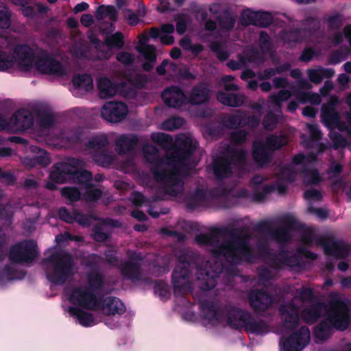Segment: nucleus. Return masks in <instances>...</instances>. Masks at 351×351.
I'll use <instances>...</instances> for the list:
<instances>
[{"label":"nucleus","instance_id":"obj_1","mask_svg":"<svg viewBox=\"0 0 351 351\" xmlns=\"http://www.w3.org/2000/svg\"><path fill=\"white\" fill-rule=\"evenodd\" d=\"M250 235L245 226L217 228L210 234L195 236L197 244L213 247L211 253L215 258H223L231 265H237L242 262L252 263L256 256L250 244Z\"/></svg>","mask_w":351,"mask_h":351},{"label":"nucleus","instance_id":"obj_2","mask_svg":"<svg viewBox=\"0 0 351 351\" xmlns=\"http://www.w3.org/2000/svg\"><path fill=\"white\" fill-rule=\"evenodd\" d=\"M197 253H183L178 257V263L171 274L172 285L176 296L184 298L192 291L190 276L195 271L196 279L202 281L200 286L204 291H210L217 285V279L223 271L221 265L213 268L210 262H204Z\"/></svg>","mask_w":351,"mask_h":351},{"label":"nucleus","instance_id":"obj_3","mask_svg":"<svg viewBox=\"0 0 351 351\" xmlns=\"http://www.w3.org/2000/svg\"><path fill=\"white\" fill-rule=\"evenodd\" d=\"M197 147V143L192 138L184 135H180L173 147L172 152L167 156V163L173 165L170 169L155 167L152 172L156 182L160 184L166 194L176 197L184 191V181L181 178V169L186 166L185 162L189 160Z\"/></svg>","mask_w":351,"mask_h":351},{"label":"nucleus","instance_id":"obj_4","mask_svg":"<svg viewBox=\"0 0 351 351\" xmlns=\"http://www.w3.org/2000/svg\"><path fill=\"white\" fill-rule=\"evenodd\" d=\"M14 52V56L0 50V71L12 68L17 60L23 71H29L34 66L43 74L62 77L66 73L63 64L44 50L36 56L32 47L27 44H22L17 45Z\"/></svg>","mask_w":351,"mask_h":351},{"label":"nucleus","instance_id":"obj_5","mask_svg":"<svg viewBox=\"0 0 351 351\" xmlns=\"http://www.w3.org/2000/svg\"><path fill=\"white\" fill-rule=\"evenodd\" d=\"M351 322L350 306L341 300H335L329 302L326 311V317L313 330L316 339L325 341L329 339L334 330L345 331Z\"/></svg>","mask_w":351,"mask_h":351},{"label":"nucleus","instance_id":"obj_6","mask_svg":"<svg viewBox=\"0 0 351 351\" xmlns=\"http://www.w3.org/2000/svg\"><path fill=\"white\" fill-rule=\"evenodd\" d=\"M47 279L53 285H63L73 274L75 262L72 256L65 252H54L42 260Z\"/></svg>","mask_w":351,"mask_h":351},{"label":"nucleus","instance_id":"obj_7","mask_svg":"<svg viewBox=\"0 0 351 351\" xmlns=\"http://www.w3.org/2000/svg\"><path fill=\"white\" fill-rule=\"evenodd\" d=\"M37 256V245L34 240H26L13 245L9 252V258L14 263H32Z\"/></svg>","mask_w":351,"mask_h":351},{"label":"nucleus","instance_id":"obj_8","mask_svg":"<svg viewBox=\"0 0 351 351\" xmlns=\"http://www.w3.org/2000/svg\"><path fill=\"white\" fill-rule=\"evenodd\" d=\"M310 330L302 326L290 335L281 337L279 341L280 351H302L309 343Z\"/></svg>","mask_w":351,"mask_h":351},{"label":"nucleus","instance_id":"obj_9","mask_svg":"<svg viewBox=\"0 0 351 351\" xmlns=\"http://www.w3.org/2000/svg\"><path fill=\"white\" fill-rule=\"evenodd\" d=\"M128 259L121 261L119 265V271L125 280L132 282L139 281L142 279V261L141 253L134 252L128 254Z\"/></svg>","mask_w":351,"mask_h":351},{"label":"nucleus","instance_id":"obj_10","mask_svg":"<svg viewBox=\"0 0 351 351\" xmlns=\"http://www.w3.org/2000/svg\"><path fill=\"white\" fill-rule=\"evenodd\" d=\"M99 298L87 287H75L71 291L69 300L84 309L97 311Z\"/></svg>","mask_w":351,"mask_h":351},{"label":"nucleus","instance_id":"obj_11","mask_svg":"<svg viewBox=\"0 0 351 351\" xmlns=\"http://www.w3.org/2000/svg\"><path fill=\"white\" fill-rule=\"evenodd\" d=\"M282 222L286 227H278L271 232V238L278 243H287L291 241V235L289 230H301L304 228V225L291 215H285Z\"/></svg>","mask_w":351,"mask_h":351},{"label":"nucleus","instance_id":"obj_12","mask_svg":"<svg viewBox=\"0 0 351 351\" xmlns=\"http://www.w3.org/2000/svg\"><path fill=\"white\" fill-rule=\"evenodd\" d=\"M250 308L256 314L265 313L274 304V296L264 289H254L248 293Z\"/></svg>","mask_w":351,"mask_h":351},{"label":"nucleus","instance_id":"obj_13","mask_svg":"<svg viewBox=\"0 0 351 351\" xmlns=\"http://www.w3.org/2000/svg\"><path fill=\"white\" fill-rule=\"evenodd\" d=\"M282 326L287 331H294L300 324L299 307L293 302L282 304L278 307Z\"/></svg>","mask_w":351,"mask_h":351},{"label":"nucleus","instance_id":"obj_14","mask_svg":"<svg viewBox=\"0 0 351 351\" xmlns=\"http://www.w3.org/2000/svg\"><path fill=\"white\" fill-rule=\"evenodd\" d=\"M128 113V106L121 101L107 102L101 110V117L111 123L121 122L126 117Z\"/></svg>","mask_w":351,"mask_h":351},{"label":"nucleus","instance_id":"obj_15","mask_svg":"<svg viewBox=\"0 0 351 351\" xmlns=\"http://www.w3.org/2000/svg\"><path fill=\"white\" fill-rule=\"evenodd\" d=\"M319 243L323 247L324 254L338 259L346 258L349 254V248L346 243L332 239L322 238Z\"/></svg>","mask_w":351,"mask_h":351},{"label":"nucleus","instance_id":"obj_16","mask_svg":"<svg viewBox=\"0 0 351 351\" xmlns=\"http://www.w3.org/2000/svg\"><path fill=\"white\" fill-rule=\"evenodd\" d=\"M72 172L71 180L73 182L84 185L86 188L92 186L93 173L88 170L84 169L85 162L81 158H71Z\"/></svg>","mask_w":351,"mask_h":351},{"label":"nucleus","instance_id":"obj_17","mask_svg":"<svg viewBox=\"0 0 351 351\" xmlns=\"http://www.w3.org/2000/svg\"><path fill=\"white\" fill-rule=\"evenodd\" d=\"M252 157L256 166L263 169L271 162L273 153L267 149L263 141H254L252 143Z\"/></svg>","mask_w":351,"mask_h":351},{"label":"nucleus","instance_id":"obj_18","mask_svg":"<svg viewBox=\"0 0 351 351\" xmlns=\"http://www.w3.org/2000/svg\"><path fill=\"white\" fill-rule=\"evenodd\" d=\"M71 158L66 162L55 163L49 174L51 181L57 184H63L71 180L73 170Z\"/></svg>","mask_w":351,"mask_h":351},{"label":"nucleus","instance_id":"obj_19","mask_svg":"<svg viewBox=\"0 0 351 351\" xmlns=\"http://www.w3.org/2000/svg\"><path fill=\"white\" fill-rule=\"evenodd\" d=\"M102 311L106 315H123L126 308L125 304L118 298L109 296L99 298V304L97 311Z\"/></svg>","mask_w":351,"mask_h":351},{"label":"nucleus","instance_id":"obj_20","mask_svg":"<svg viewBox=\"0 0 351 351\" xmlns=\"http://www.w3.org/2000/svg\"><path fill=\"white\" fill-rule=\"evenodd\" d=\"M161 97L165 104L171 108H180L185 104L186 95L183 90L177 86H170L165 88Z\"/></svg>","mask_w":351,"mask_h":351},{"label":"nucleus","instance_id":"obj_21","mask_svg":"<svg viewBox=\"0 0 351 351\" xmlns=\"http://www.w3.org/2000/svg\"><path fill=\"white\" fill-rule=\"evenodd\" d=\"M60 219L66 223H72L77 222L84 227H89L91 225L93 215H86L76 209H73L71 212L64 206L60 207L58 210Z\"/></svg>","mask_w":351,"mask_h":351},{"label":"nucleus","instance_id":"obj_22","mask_svg":"<svg viewBox=\"0 0 351 351\" xmlns=\"http://www.w3.org/2000/svg\"><path fill=\"white\" fill-rule=\"evenodd\" d=\"M34 117L27 109L21 108L16 111L10 118L9 123L17 130H26L34 125Z\"/></svg>","mask_w":351,"mask_h":351},{"label":"nucleus","instance_id":"obj_23","mask_svg":"<svg viewBox=\"0 0 351 351\" xmlns=\"http://www.w3.org/2000/svg\"><path fill=\"white\" fill-rule=\"evenodd\" d=\"M139 143V138L135 134H123L119 135L114 141L115 151L119 155H125L136 149Z\"/></svg>","mask_w":351,"mask_h":351},{"label":"nucleus","instance_id":"obj_24","mask_svg":"<svg viewBox=\"0 0 351 351\" xmlns=\"http://www.w3.org/2000/svg\"><path fill=\"white\" fill-rule=\"evenodd\" d=\"M213 173L218 179L229 178L232 173L231 160L228 156H219L213 158Z\"/></svg>","mask_w":351,"mask_h":351},{"label":"nucleus","instance_id":"obj_25","mask_svg":"<svg viewBox=\"0 0 351 351\" xmlns=\"http://www.w3.org/2000/svg\"><path fill=\"white\" fill-rule=\"evenodd\" d=\"M250 315L247 311L230 307L227 311V323L232 328L241 330L244 328Z\"/></svg>","mask_w":351,"mask_h":351},{"label":"nucleus","instance_id":"obj_26","mask_svg":"<svg viewBox=\"0 0 351 351\" xmlns=\"http://www.w3.org/2000/svg\"><path fill=\"white\" fill-rule=\"evenodd\" d=\"M184 202L186 209L189 211L204 206L208 203L207 192L205 189L197 187L193 193L185 196Z\"/></svg>","mask_w":351,"mask_h":351},{"label":"nucleus","instance_id":"obj_27","mask_svg":"<svg viewBox=\"0 0 351 351\" xmlns=\"http://www.w3.org/2000/svg\"><path fill=\"white\" fill-rule=\"evenodd\" d=\"M243 16L247 24L261 27H267L273 22L272 15L267 12H251L247 10L243 12Z\"/></svg>","mask_w":351,"mask_h":351},{"label":"nucleus","instance_id":"obj_28","mask_svg":"<svg viewBox=\"0 0 351 351\" xmlns=\"http://www.w3.org/2000/svg\"><path fill=\"white\" fill-rule=\"evenodd\" d=\"M327 308L324 302H316L301 311V318L307 324L312 325L323 315Z\"/></svg>","mask_w":351,"mask_h":351},{"label":"nucleus","instance_id":"obj_29","mask_svg":"<svg viewBox=\"0 0 351 351\" xmlns=\"http://www.w3.org/2000/svg\"><path fill=\"white\" fill-rule=\"evenodd\" d=\"M210 93L208 84L201 82L192 88L189 97V103L192 105L206 104L210 99Z\"/></svg>","mask_w":351,"mask_h":351},{"label":"nucleus","instance_id":"obj_30","mask_svg":"<svg viewBox=\"0 0 351 351\" xmlns=\"http://www.w3.org/2000/svg\"><path fill=\"white\" fill-rule=\"evenodd\" d=\"M306 38L305 29L290 27L280 33V39L290 47L303 42Z\"/></svg>","mask_w":351,"mask_h":351},{"label":"nucleus","instance_id":"obj_31","mask_svg":"<svg viewBox=\"0 0 351 351\" xmlns=\"http://www.w3.org/2000/svg\"><path fill=\"white\" fill-rule=\"evenodd\" d=\"M245 330L256 335H265L269 332V324L263 319H256L250 313L244 326Z\"/></svg>","mask_w":351,"mask_h":351},{"label":"nucleus","instance_id":"obj_32","mask_svg":"<svg viewBox=\"0 0 351 351\" xmlns=\"http://www.w3.org/2000/svg\"><path fill=\"white\" fill-rule=\"evenodd\" d=\"M216 98L219 102L230 107H240L244 104L245 96L241 93H230L222 90L217 92Z\"/></svg>","mask_w":351,"mask_h":351},{"label":"nucleus","instance_id":"obj_33","mask_svg":"<svg viewBox=\"0 0 351 351\" xmlns=\"http://www.w3.org/2000/svg\"><path fill=\"white\" fill-rule=\"evenodd\" d=\"M31 151L36 153V156L32 158H26L25 162L30 167H34L37 165H40L43 167H47L51 162V158L49 154L44 149L39 148L37 146H32Z\"/></svg>","mask_w":351,"mask_h":351},{"label":"nucleus","instance_id":"obj_34","mask_svg":"<svg viewBox=\"0 0 351 351\" xmlns=\"http://www.w3.org/2000/svg\"><path fill=\"white\" fill-rule=\"evenodd\" d=\"M97 86L99 97L102 99L113 97L118 90L117 85L106 77L99 79Z\"/></svg>","mask_w":351,"mask_h":351},{"label":"nucleus","instance_id":"obj_35","mask_svg":"<svg viewBox=\"0 0 351 351\" xmlns=\"http://www.w3.org/2000/svg\"><path fill=\"white\" fill-rule=\"evenodd\" d=\"M84 145L88 150L93 152H100L106 149L109 147V140L108 136L104 134H99L93 136Z\"/></svg>","mask_w":351,"mask_h":351},{"label":"nucleus","instance_id":"obj_36","mask_svg":"<svg viewBox=\"0 0 351 351\" xmlns=\"http://www.w3.org/2000/svg\"><path fill=\"white\" fill-rule=\"evenodd\" d=\"M200 308L203 316L210 322L215 323L219 321L221 315L219 308L213 302L202 301Z\"/></svg>","mask_w":351,"mask_h":351},{"label":"nucleus","instance_id":"obj_37","mask_svg":"<svg viewBox=\"0 0 351 351\" xmlns=\"http://www.w3.org/2000/svg\"><path fill=\"white\" fill-rule=\"evenodd\" d=\"M69 313L75 316L79 323L84 327H89L95 324V317L90 313L86 312L76 306H70L68 309Z\"/></svg>","mask_w":351,"mask_h":351},{"label":"nucleus","instance_id":"obj_38","mask_svg":"<svg viewBox=\"0 0 351 351\" xmlns=\"http://www.w3.org/2000/svg\"><path fill=\"white\" fill-rule=\"evenodd\" d=\"M215 17L221 30L229 32L234 27L236 19L228 8L223 9Z\"/></svg>","mask_w":351,"mask_h":351},{"label":"nucleus","instance_id":"obj_39","mask_svg":"<svg viewBox=\"0 0 351 351\" xmlns=\"http://www.w3.org/2000/svg\"><path fill=\"white\" fill-rule=\"evenodd\" d=\"M104 281L105 276L99 271H92L87 274L88 288L95 293L103 289Z\"/></svg>","mask_w":351,"mask_h":351},{"label":"nucleus","instance_id":"obj_40","mask_svg":"<svg viewBox=\"0 0 351 351\" xmlns=\"http://www.w3.org/2000/svg\"><path fill=\"white\" fill-rule=\"evenodd\" d=\"M92 158L95 164L102 167H110L115 159L114 156L109 151L108 148L100 152H93Z\"/></svg>","mask_w":351,"mask_h":351},{"label":"nucleus","instance_id":"obj_41","mask_svg":"<svg viewBox=\"0 0 351 351\" xmlns=\"http://www.w3.org/2000/svg\"><path fill=\"white\" fill-rule=\"evenodd\" d=\"M263 142L267 149L273 153L287 144V138L285 135L270 134Z\"/></svg>","mask_w":351,"mask_h":351},{"label":"nucleus","instance_id":"obj_42","mask_svg":"<svg viewBox=\"0 0 351 351\" xmlns=\"http://www.w3.org/2000/svg\"><path fill=\"white\" fill-rule=\"evenodd\" d=\"M72 83L75 88H84L86 91H90L93 88V78L90 75L87 73L74 75Z\"/></svg>","mask_w":351,"mask_h":351},{"label":"nucleus","instance_id":"obj_43","mask_svg":"<svg viewBox=\"0 0 351 351\" xmlns=\"http://www.w3.org/2000/svg\"><path fill=\"white\" fill-rule=\"evenodd\" d=\"M95 15L98 20H101L106 17H108L110 21L115 22L118 19L117 10L114 6L111 5H99L96 10Z\"/></svg>","mask_w":351,"mask_h":351},{"label":"nucleus","instance_id":"obj_44","mask_svg":"<svg viewBox=\"0 0 351 351\" xmlns=\"http://www.w3.org/2000/svg\"><path fill=\"white\" fill-rule=\"evenodd\" d=\"M104 43L110 49H122L125 44L123 33L121 32H117L114 34L106 36L104 40Z\"/></svg>","mask_w":351,"mask_h":351},{"label":"nucleus","instance_id":"obj_45","mask_svg":"<svg viewBox=\"0 0 351 351\" xmlns=\"http://www.w3.org/2000/svg\"><path fill=\"white\" fill-rule=\"evenodd\" d=\"M37 123L43 128H50L55 123V118L49 110H39L37 112Z\"/></svg>","mask_w":351,"mask_h":351},{"label":"nucleus","instance_id":"obj_46","mask_svg":"<svg viewBox=\"0 0 351 351\" xmlns=\"http://www.w3.org/2000/svg\"><path fill=\"white\" fill-rule=\"evenodd\" d=\"M151 138L153 142L165 149H168L173 146V140L170 134L156 132L151 135Z\"/></svg>","mask_w":351,"mask_h":351},{"label":"nucleus","instance_id":"obj_47","mask_svg":"<svg viewBox=\"0 0 351 351\" xmlns=\"http://www.w3.org/2000/svg\"><path fill=\"white\" fill-rule=\"evenodd\" d=\"M228 158L231 160V165H243L246 162L247 152L244 149L233 148L229 150Z\"/></svg>","mask_w":351,"mask_h":351},{"label":"nucleus","instance_id":"obj_48","mask_svg":"<svg viewBox=\"0 0 351 351\" xmlns=\"http://www.w3.org/2000/svg\"><path fill=\"white\" fill-rule=\"evenodd\" d=\"M349 49L346 47L332 51L328 59V64L335 65L347 59Z\"/></svg>","mask_w":351,"mask_h":351},{"label":"nucleus","instance_id":"obj_49","mask_svg":"<svg viewBox=\"0 0 351 351\" xmlns=\"http://www.w3.org/2000/svg\"><path fill=\"white\" fill-rule=\"evenodd\" d=\"M302 29H306V37L312 36L318 31L320 27V23L317 18L308 16L302 22Z\"/></svg>","mask_w":351,"mask_h":351},{"label":"nucleus","instance_id":"obj_50","mask_svg":"<svg viewBox=\"0 0 351 351\" xmlns=\"http://www.w3.org/2000/svg\"><path fill=\"white\" fill-rule=\"evenodd\" d=\"M143 153L145 160L151 163L158 162L159 161V149L157 147L152 145L149 143H147L143 145Z\"/></svg>","mask_w":351,"mask_h":351},{"label":"nucleus","instance_id":"obj_51","mask_svg":"<svg viewBox=\"0 0 351 351\" xmlns=\"http://www.w3.org/2000/svg\"><path fill=\"white\" fill-rule=\"evenodd\" d=\"M223 45L219 41H213L210 45V51L216 55L221 61L224 62L229 58L230 53L223 49Z\"/></svg>","mask_w":351,"mask_h":351},{"label":"nucleus","instance_id":"obj_52","mask_svg":"<svg viewBox=\"0 0 351 351\" xmlns=\"http://www.w3.org/2000/svg\"><path fill=\"white\" fill-rule=\"evenodd\" d=\"M275 191L276 187L274 184L264 185L261 191L257 189H254L253 199L256 202H263L269 194Z\"/></svg>","mask_w":351,"mask_h":351},{"label":"nucleus","instance_id":"obj_53","mask_svg":"<svg viewBox=\"0 0 351 351\" xmlns=\"http://www.w3.org/2000/svg\"><path fill=\"white\" fill-rule=\"evenodd\" d=\"M185 123L183 118L179 117H173L169 118L162 123V128L167 131H173L181 128Z\"/></svg>","mask_w":351,"mask_h":351},{"label":"nucleus","instance_id":"obj_54","mask_svg":"<svg viewBox=\"0 0 351 351\" xmlns=\"http://www.w3.org/2000/svg\"><path fill=\"white\" fill-rule=\"evenodd\" d=\"M279 256L284 261V265L286 266H297L300 265V256L296 254H290L289 252L286 250H281L278 252Z\"/></svg>","mask_w":351,"mask_h":351},{"label":"nucleus","instance_id":"obj_55","mask_svg":"<svg viewBox=\"0 0 351 351\" xmlns=\"http://www.w3.org/2000/svg\"><path fill=\"white\" fill-rule=\"evenodd\" d=\"M62 195L69 201L75 202L80 199L81 193L80 190L73 186H65L61 190Z\"/></svg>","mask_w":351,"mask_h":351},{"label":"nucleus","instance_id":"obj_56","mask_svg":"<svg viewBox=\"0 0 351 351\" xmlns=\"http://www.w3.org/2000/svg\"><path fill=\"white\" fill-rule=\"evenodd\" d=\"M244 117L241 114H232L228 117L224 121V125L229 129H236L243 125Z\"/></svg>","mask_w":351,"mask_h":351},{"label":"nucleus","instance_id":"obj_57","mask_svg":"<svg viewBox=\"0 0 351 351\" xmlns=\"http://www.w3.org/2000/svg\"><path fill=\"white\" fill-rule=\"evenodd\" d=\"M85 138L86 136L84 130L79 129L66 136V141L71 145H78L84 144Z\"/></svg>","mask_w":351,"mask_h":351},{"label":"nucleus","instance_id":"obj_58","mask_svg":"<svg viewBox=\"0 0 351 351\" xmlns=\"http://www.w3.org/2000/svg\"><path fill=\"white\" fill-rule=\"evenodd\" d=\"M11 24V14L8 8L0 2V27L8 29Z\"/></svg>","mask_w":351,"mask_h":351},{"label":"nucleus","instance_id":"obj_59","mask_svg":"<svg viewBox=\"0 0 351 351\" xmlns=\"http://www.w3.org/2000/svg\"><path fill=\"white\" fill-rule=\"evenodd\" d=\"M266 258L269 267L275 270L279 271L285 266L284 261L282 258L279 256L278 253L276 254L271 252Z\"/></svg>","mask_w":351,"mask_h":351},{"label":"nucleus","instance_id":"obj_60","mask_svg":"<svg viewBox=\"0 0 351 351\" xmlns=\"http://www.w3.org/2000/svg\"><path fill=\"white\" fill-rule=\"evenodd\" d=\"M278 123V117L276 114L272 112H267L263 120V125L267 131L274 130Z\"/></svg>","mask_w":351,"mask_h":351},{"label":"nucleus","instance_id":"obj_61","mask_svg":"<svg viewBox=\"0 0 351 351\" xmlns=\"http://www.w3.org/2000/svg\"><path fill=\"white\" fill-rule=\"evenodd\" d=\"M248 133L244 130H239L233 131L230 133V142L235 145H241L243 144L246 140Z\"/></svg>","mask_w":351,"mask_h":351},{"label":"nucleus","instance_id":"obj_62","mask_svg":"<svg viewBox=\"0 0 351 351\" xmlns=\"http://www.w3.org/2000/svg\"><path fill=\"white\" fill-rule=\"evenodd\" d=\"M327 22L328 29L330 31H339L343 24L342 15L339 13L330 16Z\"/></svg>","mask_w":351,"mask_h":351},{"label":"nucleus","instance_id":"obj_63","mask_svg":"<svg viewBox=\"0 0 351 351\" xmlns=\"http://www.w3.org/2000/svg\"><path fill=\"white\" fill-rule=\"evenodd\" d=\"M18 271L12 267L7 265L0 270V282H1L4 278L8 280H12L14 279L20 278L19 277Z\"/></svg>","mask_w":351,"mask_h":351},{"label":"nucleus","instance_id":"obj_64","mask_svg":"<svg viewBox=\"0 0 351 351\" xmlns=\"http://www.w3.org/2000/svg\"><path fill=\"white\" fill-rule=\"evenodd\" d=\"M259 47L263 53H268L272 49L271 38L266 32L262 31L260 33Z\"/></svg>","mask_w":351,"mask_h":351}]
</instances>
